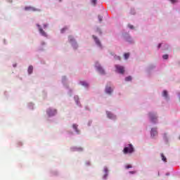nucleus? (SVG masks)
<instances>
[{
	"label": "nucleus",
	"instance_id": "obj_1",
	"mask_svg": "<svg viewBox=\"0 0 180 180\" xmlns=\"http://www.w3.org/2000/svg\"><path fill=\"white\" fill-rule=\"evenodd\" d=\"M148 117L151 123H154V124L157 123L158 120V117L157 116V114L154 112H149Z\"/></svg>",
	"mask_w": 180,
	"mask_h": 180
},
{
	"label": "nucleus",
	"instance_id": "obj_2",
	"mask_svg": "<svg viewBox=\"0 0 180 180\" xmlns=\"http://www.w3.org/2000/svg\"><path fill=\"white\" fill-rule=\"evenodd\" d=\"M123 153L124 154H131V153H134V148H133V145L129 144V147L124 148Z\"/></svg>",
	"mask_w": 180,
	"mask_h": 180
},
{
	"label": "nucleus",
	"instance_id": "obj_3",
	"mask_svg": "<svg viewBox=\"0 0 180 180\" xmlns=\"http://www.w3.org/2000/svg\"><path fill=\"white\" fill-rule=\"evenodd\" d=\"M115 68L116 72H119V74H124V67L116 65Z\"/></svg>",
	"mask_w": 180,
	"mask_h": 180
},
{
	"label": "nucleus",
	"instance_id": "obj_4",
	"mask_svg": "<svg viewBox=\"0 0 180 180\" xmlns=\"http://www.w3.org/2000/svg\"><path fill=\"white\" fill-rule=\"evenodd\" d=\"M47 114L49 116H54L55 115H57V110L49 108L47 110Z\"/></svg>",
	"mask_w": 180,
	"mask_h": 180
},
{
	"label": "nucleus",
	"instance_id": "obj_5",
	"mask_svg": "<svg viewBox=\"0 0 180 180\" xmlns=\"http://www.w3.org/2000/svg\"><path fill=\"white\" fill-rule=\"evenodd\" d=\"M157 134H158V132H157V129L153 128L150 131V136L152 137H155V136H157Z\"/></svg>",
	"mask_w": 180,
	"mask_h": 180
},
{
	"label": "nucleus",
	"instance_id": "obj_6",
	"mask_svg": "<svg viewBox=\"0 0 180 180\" xmlns=\"http://www.w3.org/2000/svg\"><path fill=\"white\" fill-rule=\"evenodd\" d=\"M37 26L39 27V32L41 34L42 36H44V37H47V34H46V32H44V30H43L41 29V27H40L39 25H37Z\"/></svg>",
	"mask_w": 180,
	"mask_h": 180
},
{
	"label": "nucleus",
	"instance_id": "obj_7",
	"mask_svg": "<svg viewBox=\"0 0 180 180\" xmlns=\"http://www.w3.org/2000/svg\"><path fill=\"white\" fill-rule=\"evenodd\" d=\"M97 68V71H98V72H100V74H105V70H103V68H101V65H98L96 66Z\"/></svg>",
	"mask_w": 180,
	"mask_h": 180
},
{
	"label": "nucleus",
	"instance_id": "obj_8",
	"mask_svg": "<svg viewBox=\"0 0 180 180\" xmlns=\"http://www.w3.org/2000/svg\"><path fill=\"white\" fill-rule=\"evenodd\" d=\"M105 92H106V94H109L110 95V94H112V92H113V90L112 89V88L107 86L105 88Z\"/></svg>",
	"mask_w": 180,
	"mask_h": 180
},
{
	"label": "nucleus",
	"instance_id": "obj_9",
	"mask_svg": "<svg viewBox=\"0 0 180 180\" xmlns=\"http://www.w3.org/2000/svg\"><path fill=\"white\" fill-rule=\"evenodd\" d=\"M93 39H94L95 42L98 46H101V41H99V39H98L96 37H95V35H93Z\"/></svg>",
	"mask_w": 180,
	"mask_h": 180
},
{
	"label": "nucleus",
	"instance_id": "obj_10",
	"mask_svg": "<svg viewBox=\"0 0 180 180\" xmlns=\"http://www.w3.org/2000/svg\"><path fill=\"white\" fill-rule=\"evenodd\" d=\"M107 116L108 117H109V119H115V116L113 114H112V112H107Z\"/></svg>",
	"mask_w": 180,
	"mask_h": 180
},
{
	"label": "nucleus",
	"instance_id": "obj_11",
	"mask_svg": "<svg viewBox=\"0 0 180 180\" xmlns=\"http://www.w3.org/2000/svg\"><path fill=\"white\" fill-rule=\"evenodd\" d=\"M72 127L77 133H79V131L78 130V125L77 124H74Z\"/></svg>",
	"mask_w": 180,
	"mask_h": 180
},
{
	"label": "nucleus",
	"instance_id": "obj_12",
	"mask_svg": "<svg viewBox=\"0 0 180 180\" xmlns=\"http://www.w3.org/2000/svg\"><path fill=\"white\" fill-rule=\"evenodd\" d=\"M28 74H32L33 72V67L32 65L29 66L27 69Z\"/></svg>",
	"mask_w": 180,
	"mask_h": 180
},
{
	"label": "nucleus",
	"instance_id": "obj_13",
	"mask_svg": "<svg viewBox=\"0 0 180 180\" xmlns=\"http://www.w3.org/2000/svg\"><path fill=\"white\" fill-rule=\"evenodd\" d=\"M25 11H36V9L34 8H33V7H30V6H29V7H25Z\"/></svg>",
	"mask_w": 180,
	"mask_h": 180
},
{
	"label": "nucleus",
	"instance_id": "obj_14",
	"mask_svg": "<svg viewBox=\"0 0 180 180\" xmlns=\"http://www.w3.org/2000/svg\"><path fill=\"white\" fill-rule=\"evenodd\" d=\"M162 96L165 98H168V91H167V90L163 91Z\"/></svg>",
	"mask_w": 180,
	"mask_h": 180
},
{
	"label": "nucleus",
	"instance_id": "obj_15",
	"mask_svg": "<svg viewBox=\"0 0 180 180\" xmlns=\"http://www.w3.org/2000/svg\"><path fill=\"white\" fill-rule=\"evenodd\" d=\"M162 160L164 162H167V158L164 155V153L161 154Z\"/></svg>",
	"mask_w": 180,
	"mask_h": 180
},
{
	"label": "nucleus",
	"instance_id": "obj_16",
	"mask_svg": "<svg viewBox=\"0 0 180 180\" xmlns=\"http://www.w3.org/2000/svg\"><path fill=\"white\" fill-rule=\"evenodd\" d=\"M124 57L125 60H127V58H129V57H130V53H124Z\"/></svg>",
	"mask_w": 180,
	"mask_h": 180
},
{
	"label": "nucleus",
	"instance_id": "obj_17",
	"mask_svg": "<svg viewBox=\"0 0 180 180\" xmlns=\"http://www.w3.org/2000/svg\"><path fill=\"white\" fill-rule=\"evenodd\" d=\"M80 84L81 85H83V86H88V83L86 82H81Z\"/></svg>",
	"mask_w": 180,
	"mask_h": 180
},
{
	"label": "nucleus",
	"instance_id": "obj_18",
	"mask_svg": "<svg viewBox=\"0 0 180 180\" xmlns=\"http://www.w3.org/2000/svg\"><path fill=\"white\" fill-rule=\"evenodd\" d=\"M104 171L105 172V174L104 175V178H106V176H108V167L104 168Z\"/></svg>",
	"mask_w": 180,
	"mask_h": 180
},
{
	"label": "nucleus",
	"instance_id": "obj_19",
	"mask_svg": "<svg viewBox=\"0 0 180 180\" xmlns=\"http://www.w3.org/2000/svg\"><path fill=\"white\" fill-rule=\"evenodd\" d=\"M125 81L128 82V81H131V76H128L125 78Z\"/></svg>",
	"mask_w": 180,
	"mask_h": 180
},
{
	"label": "nucleus",
	"instance_id": "obj_20",
	"mask_svg": "<svg viewBox=\"0 0 180 180\" xmlns=\"http://www.w3.org/2000/svg\"><path fill=\"white\" fill-rule=\"evenodd\" d=\"M68 39H69V41H74V37H72V36H69Z\"/></svg>",
	"mask_w": 180,
	"mask_h": 180
},
{
	"label": "nucleus",
	"instance_id": "obj_21",
	"mask_svg": "<svg viewBox=\"0 0 180 180\" xmlns=\"http://www.w3.org/2000/svg\"><path fill=\"white\" fill-rule=\"evenodd\" d=\"M162 58L164 59V60H168V55H163V56H162Z\"/></svg>",
	"mask_w": 180,
	"mask_h": 180
},
{
	"label": "nucleus",
	"instance_id": "obj_22",
	"mask_svg": "<svg viewBox=\"0 0 180 180\" xmlns=\"http://www.w3.org/2000/svg\"><path fill=\"white\" fill-rule=\"evenodd\" d=\"M98 20L99 22H102V20L103 19V17H102L101 15H98Z\"/></svg>",
	"mask_w": 180,
	"mask_h": 180
},
{
	"label": "nucleus",
	"instance_id": "obj_23",
	"mask_svg": "<svg viewBox=\"0 0 180 180\" xmlns=\"http://www.w3.org/2000/svg\"><path fill=\"white\" fill-rule=\"evenodd\" d=\"M84 149L82 148H77L76 151H82Z\"/></svg>",
	"mask_w": 180,
	"mask_h": 180
},
{
	"label": "nucleus",
	"instance_id": "obj_24",
	"mask_svg": "<svg viewBox=\"0 0 180 180\" xmlns=\"http://www.w3.org/2000/svg\"><path fill=\"white\" fill-rule=\"evenodd\" d=\"M128 27H129V29H131V30L134 29V26H133L131 25H129Z\"/></svg>",
	"mask_w": 180,
	"mask_h": 180
},
{
	"label": "nucleus",
	"instance_id": "obj_25",
	"mask_svg": "<svg viewBox=\"0 0 180 180\" xmlns=\"http://www.w3.org/2000/svg\"><path fill=\"white\" fill-rule=\"evenodd\" d=\"M91 2L94 6L96 5V0H91Z\"/></svg>",
	"mask_w": 180,
	"mask_h": 180
},
{
	"label": "nucleus",
	"instance_id": "obj_26",
	"mask_svg": "<svg viewBox=\"0 0 180 180\" xmlns=\"http://www.w3.org/2000/svg\"><path fill=\"white\" fill-rule=\"evenodd\" d=\"M115 60H121L120 56H115Z\"/></svg>",
	"mask_w": 180,
	"mask_h": 180
},
{
	"label": "nucleus",
	"instance_id": "obj_27",
	"mask_svg": "<svg viewBox=\"0 0 180 180\" xmlns=\"http://www.w3.org/2000/svg\"><path fill=\"white\" fill-rule=\"evenodd\" d=\"M129 168H131V165H128L126 166L127 169H129Z\"/></svg>",
	"mask_w": 180,
	"mask_h": 180
},
{
	"label": "nucleus",
	"instance_id": "obj_28",
	"mask_svg": "<svg viewBox=\"0 0 180 180\" xmlns=\"http://www.w3.org/2000/svg\"><path fill=\"white\" fill-rule=\"evenodd\" d=\"M172 4H175V2H176V0H170Z\"/></svg>",
	"mask_w": 180,
	"mask_h": 180
},
{
	"label": "nucleus",
	"instance_id": "obj_29",
	"mask_svg": "<svg viewBox=\"0 0 180 180\" xmlns=\"http://www.w3.org/2000/svg\"><path fill=\"white\" fill-rule=\"evenodd\" d=\"M129 174H136V171H131L129 172Z\"/></svg>",
	"mask_w": 180,
	"mask_h": 180
},
{
	"label": "nucleus",
	"instance_id": "obj_30",
	"mask_svg": "<svg viewBox=\"0 0 180 180\" xmlns=\"http://www.w3.org/2000/svg\"><path fill=\"white\" fill-rule=\"evenodd\" d=\"M160 47H161V44H159L158 49H160Z\"/></svg>",
	"mask_w": 180,
	"mask_h": 180
},
{
	"label": "nucleus",
	"instance_id": "obj_31",
	"mask_svg": "<svg viewBox=\"0 0 180 180\" xmlns=\"http://www.w3.org/2000/svg\"><path fill=\"white\" fill-rule=\"evenodd\" d=\"M65 29L62 30V33L64 32Z\"/></svg>",
	"mask_w": 180,
	"mask_h": 180
}]
</instances>
